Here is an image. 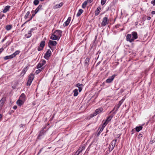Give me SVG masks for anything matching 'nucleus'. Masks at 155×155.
<instances>
[{
  "instance_id": "nucleus-1",
  "label": "nucleus",
  "mask_w": 155,
  "mask_h": 155,
  "mask_svg": "<svg viewBox=\"0 0 155 155\" xmlns=\"http://www.w3.org/2000/svg\"><path fill=\"white\" fill-rule=\"evenodd\" d=\"M117 142V140H114L112 141L111 144L109 147V150L111 151L114 148Z\"/></svg>"
},
{
  "instance_id": "nucleus-2",
  "label": "nucleus",
  "mask_w": 155,
  "mask_h": 155,
  "mask_svg": "<svg viewBox=\"0 0 155 155\" xmlns=\"http://www.w3.org/2000/svg\"><path fill=\"white\" fill-rule=\"evenodd\" d=\"M103 109L101 107L96 109L95 112L93 114L91 115V117H93L96 116L97 114L102 112Z\"/></svg>"
},
{
  "instance_id": "nucleus-3",
  "label": "nucleus",
  "mask_w": 155,
  "mask_h": 155,
  "mask_svg": "<svg viewBox=\"0 0 155 155\" xmlns=\"http://www.w3.org/2000/svg\"><path fill=\"white\" fill-rule=\"evenodd\" d=\"M108 24V18L107 17H105L103 19L101 23V25L102 26H105Z\"/></svg>"
},
{
  "instance_id": "nucleus-4",
  "label": "nucleus",
  "mask_w": 155,
  "mask_h": 155,
  "mask_svg": "<svg viewBox=\"0 0 155 155\" xmlns=\"http://www.w3.org/2000/svg\"><path fill=\"white\" fill-rule=\"evenodd\" d=\"M85 149V147L84 146H83L81 147H80L78 150L76 152L74 155H78L80 153L82 152V151Z\"/></svg>"
},
{
  "instance_id": "nucleus-5",
  "label": "nucleus",
  "mask_w": 155,
  "mask_h": 155,
  "mask_svg": "<svg viewBox=\"0 0 155 155\" xmlns=\"http://www.w3.org/2000/svg\"><path fill=\"white\" fill-rule=\"evenodd\" d=\"M62 33V31L59 30H56L55 32H54L55 35H57V36L58 37V40L59 39L60 37L61 36Z\"/></svg>"
},
{
  "instance_id": "nucleus-6",
  "label": "nucleus",
  "mask_w": 155,
  "mask_h": 155,
  "mask_svg": "<svg viewBox=\"0 0 155 155\" xmlns=\"http://www.w3.org/2000/svg\"><path fill=\"white\" fill-rule=\"evenodd\" d=\"M116 76V75L114 74L110 77L107 79L106 80V82L107 83H110L111 82L113 81Z\"/></svg>"
},
{
  "instance_id": "nucleus-7",
  "label": "nucleus",
  "mask_w": 155,
  "mask_h": 155,
  "mask_svg": "<svg viewBox=\"0 0 155 155\" xmlns=\"http://www.w3.org/2000/svg\"><path fill=\"white\" fill-rule=\"evenodd\" d=\"M57 44V43L55 41L50 40L48 43V46L51 48V46H55Z\"/></svg>"
},
{
  "instance_id": "nucleus-8",
  "label": "nucleus",
  "mask_w": 155,
  "mask_h": 155,
  "mask_svg": "<svg viewBox=\"0 0 155 155\" xmlns=\"http://www.w3.org/2000/svg\"><path fill=\"white\" fill-rule=\"evenodd\" d=\"M131 38V34H127V40L128 41H129L130 42H133L134 41V39Z\"/></svg>"
},
{
  "instance_id": "nucleus-9",
  "label": "nucleus",
  "mask_w": 155,
  "mask_h": 155,
  "mask_svg": "<svg viewBox=\"0 0 155 155\" xmlns=\"http://www.w3.org/2000/svg\"><path fill=\"white\" fill-rule=\"evenodd\" d=\"M51 51L50 50H48L45 53L44 57L45 58L47 59L49 57L51 54Z\"/></svg>"
},
{
  "instance_id": "nucleus-10",
  "label": "nucleus",
  "mask_w": 155,
  "mask_h": 155,
  "mask_svg": "<svg viewBox=\"0 0 155 155\" xmlns=\"http://www.w3.org/2000/svg\"><path fill=\"white\" fill-rule=\"evenodd\" d=\"M6 101V97H3L0 101V107H2Z\"/></svg>"
},
{
  "instance_id": "nucleus-11",
  "label": "nucleus",
  "mask_w": 155,
  "mask_h": 155,
  "mask_svg": "<svg viewBox=\"0 0 155 155\" xmlns=\"http://www.w3.org/2000/svg\"><path fill=\"white\" fill-rule=\"evenodd\" d=\"M71 18V17H69L67 20L64 23L63 25L64 26H68L70 22Z\"/></svg>"
},
{
  "instance_id": "nucleus-12",
  "label": "nucleus",
  "mask_w": 155,
  "mask_h": 155,
  "mask_svg": "<svg viewBox=\"0 0 155 155\" xmlns=\"http://www.w3.org/2000/svg\"><path fill=\"white\" fill-rule=\"evenodd\" d=\"M132 35L133 36L132 38L134 39V40L136 39L137 38V32H132Z\"/></svg>"
},
{
  "instance_id": "nucleus-13",
  "label": "nucleus",
  "mask_w": 155,
  "mask_h": 155,
  "mask_svg": "<svg viewBox=\"0 0 155 155\" xmlns=\"http://www.w3.org/2000/svg\"><path fill=\"white\" fill-rule=\"evenodd\" d=\"M76 86L78 88L79 92H81L82 90L83 84H82L78 83L77 84Z\"/></svg>"
},
{
  "instance_id": "nucleus-14",
  "label": "nucleus",
  "mask_w": 155,
  "mask_h": 155,
  "mask_svg": "<svg viewBox=\"0 0 155 155\" xmlns=\"http://www.w3.org/2000/svg\"><path fill=\"white\" fill-rule=\"evenodd\" d=\"M24 101H23V100H21L20 99H19L18 100L17 102H16V103L19 106H21L22 104H23L24 103Z\"/></svg>"
},
{
  "instance_id": "nucleus-15",
  "label": "nucleus",
  "mask_w": 155,
  "mask_h": 155,
  "mask_svg": "<svg viewBox=\"0 0 155 155\" xmlns=\"http://www.w3.org/2000/svg\"><path fill=\"white\" fill-rule=\"evenodd\" d=\"M10 8V6L8 5L5 6L3 11V12L4 13L6 12L9 10Z\"/></svg>"
},
{
  "instance_id": "nucleus-16",
  "label": "nucleus",
  "mask_w": 155,
  "mask_h": 155,
  "mask_svg": "<svg viewBox=\"0 0 155 155\" xmlns=\"http://www.w3.org/2000/svg\"><path fill=\"white\" fill-rule=\"evenodd\" d=\"M20 99L23 101H25V96L24 94L22 93L21 94V95L20 97Z\"/></svg>"
},
{
  "instance_id": "nucleus-17",
  "label": "nucleus",
  "mask_w": 155,
  "mask_h": 155,
  "mask_svg": "<svg viewBox=\"0 0 155 155\" xmlns=\"http://www.w3.org/2000/svg\"><path fill=\"white\" fill-rule=\"evenodd\" d=\"M58 37L55 34L52 35L51 36L50 38L52 40H58Z\"/></svg>"
},
{
  "instance_id": "nucleus-18",
  "label": "nucleus",
  "mask_w": 155,
  "mask_h": 155,
  "mask_svg": "<svg viewBox=\"0 0 155 155\" xmlns=\"http://www.w3.org/2000/svg\"><path fill=\"white\" fill-rule=\"evenodd\" d=\"M63 5V3L62 2H61L60 4H57L56 5H55L54 7V8H60L61 6H62Z\"/></svg>"
},
{
  "instance_id": "nucleus-19",
  "label": "nucleus",
  "mask_w": 155,
  "mask_h": 155,
  "mask_svg": "<svg viewBox=\"0 0 155 155\" xmlns=\"http://www.w3.org/2000/svg\"><path fill=\"white\" fill-rule=\"evenodd\" d=\"M101 9V8L100 7H99L97 8V10H96L95 12V15L97 16L99 14V11Z\"/></svg>"
},
{
  "instance_id": "nucleus-20",
  "label": "nucleus",
  "mask_w": 155,
  "mask_h": 155,
  "mask_svg": "<svg viewBox=\"0 0 155 155\" xmlns=\"http://www.w3.org/2000/svg\"><path fill=\"white\" fill-rule=\"evenodd\" d=\"M83 11L82 9H80L79 10L78 13L77 14V16L78 17L80 16L81 14L83 12Z\"/></svg>"
},
{
  "instance_id": "nucleus-21",
  "label": "nucleus",
  "mask_w": 155,
  "mask_h": 155,
  "mask_svg": "<svg viewBox=\"0 0 155 155\" xmlns=\"http://www.w3.org/2000/svg\"><path fill=\"white\" fill-rule=\"evenodd\" d=\"M20 51H16L14 53H13L12 54V55L13 58L15 57L19 53Z\"/></svg>"
},
{
  "instance_id": "nucleus-22",
  "label": "nucleus",
  "mask_w": 155,
  "mask_h": 155,
  "mask_svg": "<svg viewBox=\"0 0 155 155\" xmlns=\"http://www.w3.org/2000/svg\"><path fill=\"white\" fill-rule=\"evenodd\" d=\"M13 58L12 55H11L9 56H7L5 57L4 58V59L5 60H7L8 59H11Z\"/></svg>"
},
{
  "instance_id": "nucleus-23",
  "label": "nucleus",
  "mask_w": 155,
  "mask_h": 155,
  "mask_svg": "<svg viewBox=\"0 0 155 155\" xmlns=\"http://www.w3.org/2000/svg\"><path fill=\"white\" fill-rule=\"evenodd\" d=\"M142 128V126H140L139 127H137L135 128L137 132H139L141 130Z\"/></svg>"
},
{
  "instance_id": "nucleus-24",
  "label": "nucleus",
  "mask_w": 155,
  "mask_h": 155,
  "mask_svg": "<svg viewBox=\"0 0 155 155\" xmlns=\"http://www.w3.org/2000/svg\"><path fill=\"white\" fill-rule=\"evenodd\" d=\"M74 93V96H76L78 94V90L77 89H75L73 91Z\"/></svg>"
},
{
  "instance_id": "nucleus-25",
  "label": "nucleus",
  "mask_w": 155,
  "mask_h": 155,
  "mask_svg": "<svg viewBox=\"0 0 155 155\" xmlns=\"http://www.w3.org/2000/svg\"><path fill=\"white\" fill-rule=\"evenodd\" d=\"M34 78V75L32 74H31L28 77V79L33 81Z\"/></svg>"
},
{
  "instance_id": "nucleus-26",
  "label": "nucleus",
  "mask_w": 155,
  "mask_h": 155,
  "mask_svg": "<svg viewBox=\"0 0 155 155\" xmlns=\"http://www.w3.org/2000/svg\"><path fill=\"white\" fill-rule=\"evenodd\" d=\"M121 104H118L117 105L115 106L114 107V108L113 110H116V111L119 108V107H120V105H121Z\"/></svg>"
},
{
  "instance_id": "nucleus-27",
  "label": "nucleus",
  "mask_w": 155,
  "mask_h": 155,
  "mask_svg": "<svg viewBox=\"0 0 155 155\" xmlns=\"http://www.w3.org/2000/svg\"><path fill=\"white\" fill-rule=\"evenodd\" d=\"M45 42L44 41H41L40 46L42 48H43L45 45Z\"/></svg>"
},
{
  "instance_id": "nucleus-28",
  "label": "nucleus",
  "mask_w": 155,
  "mask_h": 155,
  "mask_svg": "<svg viewBox=\"0 0 155 155\" xmlns=\"http://www.w3.org/2000/svg\"><path fill=\"white\" fill-rule=\"evenodd\" d=\"M12 28V26L11 25H7L6 27V29L8 31L10 30Z\"/></svg>"
},
{
  "instance_id": "nucleus-29",
  "label": "nucleus",
  "mask_w": 155,
  "mask_h": 155,
  "mask_svg": "<svg viewBox=\"0 0 155 155\" xmlns=\"http://www.w3.org/2000/svg\"><path fill=\"white\" fill-rule=\"evenodd\" d=\"M113 116H110L108 117H107L106 122V123L107 122V123L110 121L112 118Z\"/></svg>"
},
{
  "instance_id": "nucleus-30",
  "label": "nucleus",
  "mask_w": 155,
  "mask_h": 155,
  "mask_svg": "<svg viewBox=\"0 0 155 155\" xmlns=\"http://www.w3.org/2000/svg\"><path fill=\"white\" fill-rule=\"evenodd\" d=\"M30 12L28 11L26 14L25 16V19H27L28 18V16H29V14H30Z\"/></svg>"
},
{
  "instance_id": "nucleus-31",
  "label": "nucleus",
  "mask_w": 155,
  "mask_h": 155,
  "mask_svg": "<svg viewBox=\"0 0 155 155\" xmlns=\"http://www.w3.org/2000/svg\"><path fill=\"white\" fill-rule=\"evenodd\" d=\"M43 68H41V69H38L35 72V73L36 74H38L40 73L42 70Z\"/></svg>"
},
{
  "instance_id": "nucleus-32",
  "label": "nucleus",
  "mask_w": 155,
  "mask_h": 155,
  "mask_svg": "<svg viewBox=\"0 0 155 155\" xmlns=\"http://www.w3.org/2000/svg\"><path fill=\"white\" fill-rule=\"evenodd\" d=\"M32 81L31 80L28 79L27 83V85L28 86H30L31 85Z\"/></svg>"
},
{
  "instance_id": "nucleus-33",
  "label": "nucleus",
  "mask_w": 155,
  "mask_h": 155,
  "mask_svg": "<svg viewBox=\"0 0 155 155\" xmlns=\"http://www.w3.org/2000/svg\"><path fill=\"white\" fill-rule=\"evenodd\" d=\"M27 68H25L23 70L22 72V74H23L24 75L26 73L27 71Z\"/></svg>"
},
{
  "instance_id": "nucleus-34",
  "label": "nucleus",
  "mask_w": 155,
  "mask_h": 155,
  "mask_svg": "<svg viewBox=\"0 0 155 155\" xmlns=\"http://www.w3.org/2000/svg\"><path fill=\"white\" fill-rule=\"evenodd\" d=\"M87 5V2L86 1L84 2L82 5V8H85L86 7Z\"/></svg>"
},
{
  "instance_id": "nucleus-35",
  "label": "nucleus",
  "mask_w": 155,
  "mask_h": 155,
  "mask_svg": "<svg viewBox=\"0 0 155 155\" xmlns=\"http://www.w3.org/2000/svg\"><path fill=\"white\" fill-rule=\"evenodd\" d=\"M35 14H33L32 16L31 17V18L28 20L26 21L25 23H24L22 25V26H23L26 22H27L28 21H29L30 20H31L32 18L35 16Z\"/></svg>"
},
{
  "instance_id": "nucleus-36",
  "label": "nucleus",
  "mask_w": 155,
  "mask_h": 155,
  "mask_svg": "<svg viewBox=\"0 0 155 155\" xmlns=\"http://www.w3.org/2000/svg\"><path fill=\"white\" fill-rule=\"evenodd\" d=\"M39 3V1L38 0H35L34 1V3L35 5H37Z\"/></svg>"
},
{
  "instance_id": "nucleus-37",
  "label": "nucleus",
  "mask_w": 155,
  "mask_h": 155,
  "mask_svg": "<svg viewBox=\"0 0 155 155\" xmlns=\"http://www.w3.org/2000/svg\"><path fill=\"white\" fill-rule=\"evenodd\" d=\"M42 66V65H41V63L40 62L37 65V67H36L37 68V69L39 68H41Z\"/></svg>"
},
{
  "instance_id": "nucleus-38",
  "label": "nucleus",
  "mask_w": 155,
  "mask_h": 155,
  "mask_svg": "<svg viewBox=\"0 0 155 155\" xmlns=\"http://www.w3.org/2000/svg\"><path fill=\"white\" fill-rule=\"evenodd\" d=\"M107 0H101V3L102 5H104Z\"/></svg>"
},
{
  "instance_id": "nucleus-39",
  "label": "nucleus",
  "mask_w": 155,
  "mask_h": 155,
  "mask_svg": "<svg viewBox=\"0 0 155 155\" xmlns=\"http://www.w3.org/2000/svg\"><path fill=\"white\" fill-rule=\"evenodd\" d=\"M85 63L87 64L89 62V59L88 58H87L85 61Z\"/></svg>"
},
{
  "instance_id": "nucleus-40",
  "label": "nucleus",
  "mask_w": 155,
  "mask_h": 155,
  "mask_svg": "<svg viewBox=\"0 0 155 155\" xmlns=\"http://www.w3.org/2000/svg\"><path fill=\"white\" fill-rule=\"evenodd\" d=\"M40 63H41V65L43 66L45 64L46 62L45 60H43Z\"/></svg>"
},
{
  "instance_id": "nucleus-41",
  "label": "nucleus",
  "mask_w": 155,
  "mask_h": 155,
  "mask_svg": "<svg viewBox=\"0 0 155 155\" xmlns=\"http://www.w3.org/2000/svg\"><path fill=\"white\" fill-rule=\"evenodd\" d=\"M107 124V122L106 123V122L104 123L103 124L102 127H103L104 128L105 126Z\"/></svg>"
},
{
  "instance_id": "nucleus-42",
  "label": "nucleus",
  "mask_w": 155,
  "mask_h": 155,
  "mask_svg": "<svg viewBox=\"0 0 155 155\" xmlns=\"http://www.w3.org/2000/svg\"><path fill=\"white\" fill-rule=\"evenodd\" d=\"M42 6L41 5H39L38 6V7L37 8L39 10H40V9H41V8H42Z\"/></svg>"
},
{
  "instance_id": "nucleus-43",
  "label": "nucleus",
  "mask_w": 155,
  "mask_h": 155,
  "mask_svg": "<svg viewBox=\"0 0 155 155\" xmlns=\"http://www.w3.org/2000/svg\"><path fill=\"white\" fill-rule=\"evenodd\" d=\"M151 3L153 4V5H155V0L152 1L151 2Z\"/></svg>"
},
{
  "instance_id": "nucleus-44",
  "label": "nucleus",
  "mask_w": 155,
  "mask_h": 155,
  "mask_svg": "<svg viewBox=\"0 0 155 155\" xmlns=\"http://www.w3.org/2000/svg\"><path fill=\"white\" fill-rule=\"evenodd\" d=\"M39 10L37 8L35 11V14L37 13Z\"/></svg>"
},
{
  "instance_id": "nucleus-45",
  "label": "nucleus",
  "mask_w": 155,
  "mask_h": 155,
  "mask_svg": "<svg viewBox=\"0 0 155 155\" xmlns=\"http://www.w3.org/2000/svg\"><path fill=\"white\" fill-rule=\"evenodd\" d=\"M42 48H42L40 46V47H39L38 48V50L39 51H41V50H42Z\"/></svg>"
},
{
  "instance_id": "nucleus-46",
  "label": "nucleus",
  "mask_w": 155,
  "mask_h": 155,
  "mask_svg": "<svg viewBox=\"0 0 155 155\" xmlns=\"http://www.w3.org/2000/svg\"><path fill=\"white\" fill-rule=\"evenodd\" d=\"M104 128L103 127H102L101 128V129L99 131V132H101V131H102V130H103Z\"/></svg>"
},
{
  "instance_id": "nucleus-47",
  "label": "nucleus",
  "mask_w": 155,
  "mask_h": 155,
  "mask_svg": "<svg viewBox=\"0 0 155 155\" xmlns=\"http://www.w3.org/2000/svg\"><path fill=\"white\" fill-rule=\"evenodd\" d=\"M4 49L2 48L0 49V53H1L3 50Z\"/></svg>"
},
{
  "instance_id": "nucleus-48",
  "label": "nucleus",
  "mask_w": 155,
  "mask_h": 155,
  "mask_svg": "<svg viewBox=\"0 0 155 155\" xmlns=\"http://www.w3.org/2000/svg\"><path fill=\"white\" fill-rule=\"evenodd\" d=\"M28 34L29 35V36H28V37H27L28 38V37H30L31 35V32H30L28 33Z\"/></svg>"
},
{
  "instance_id": "nucleus-49",
  "label": "nucleus",
  "mask_w": 155,
  "mask_h": 155,
  "mask_svg": "<svg viewBox=\"0 0 155 155\" xmlns=\"http://www.w3.org/2000/svg\"><path fill=\"white\" fill-rule=\"evenodd\" d=\"M17 108V106H15L13 107V108L15 110Z\"/></svg>"
},
{
  "instance_id": "nucleus-50",
  "label": "nucleus",
  "mask_w": 155,
  "mask_h": 155,
  "mask_svg": "<svg viewBox=\"0 0 155 155\" xmlns=\"http://www.w3.org/2000/svg\"><path fill=\"white\" fill-rule=\"evenodd\" d=\"M93 0H87V2L90 3L92 2Z\"/></svg>"
},
{
  "instance_id": "nucleus-51",
  "label": "nucleus",
  "mask_w": 155,
  "mask_h": 155,
  "mask_svg": "<svg viewBox=\"0 0 155 155\" xmlns=\"http://www.w3.org/2000/svg\"><path fill=\"white\" fill-rule=\"evenodd\" d=\"M142 137V135L141 134H139L138 136V138H140L141 137Z\"/></svg>"
},
{
  "instance_id": "nucleus-52",
  "label": "nucleus",
  "mask_w": 155,
  "mask_h": 155,
  "mask_svg": "<svg viewBox=\"0 0 155 155\" xmlns=\"http://www.w3.org/2000/svg\"><path fill=\"white\" fill-rule=\"evenodd\" d=\"M151 14L152 15H154L155 14V11H153L152 12Z\"/></svg>"
},
{
  "instance_id": "nucleus-53",
  "label": "nucleus",
  "mask_w": 155,
  "mask_h": 155,
  "mask_svg": "<svg viewBox=\"0 0 155 155\" xmlns=\"http://www.w3.org/2000/svg\"><path fill=\"white\" fill-rule=\"evenodd\" d=\"M151 18L150 17H149L147 18V19L148 20H150L151 19Z\"/></svg>"
},
{
  "instance_id": "nucleus-54",
  "label": "nucleus",
  "mask_w": 155,
  "mask_h": 155,
  "mask_svg": "<svg viewBox=\"0 0 155 155\" xmlns=\"http://www.w3.org/2000/svg\"><path fill=\"white\" fill-rule=\"evenodd\" d=\"M33 30V29L32 28L31 29V30L30 31V32H31Z\"/></svg>"
},
{
  "instance_id": "nucleus-55",
  "label": "nucleus",
  "mask_w": 155,
  "mask_h": 155,
  "mask_svg": "<svg viewBox=\"0 0 155 155\" xmlns=\"http://www.w3.org/2000/svg\"><path fill=\"white\" fill-rule=\"evenodd\" d=\"M5 38H4L2 41V42H3L5 40Z\"/></svg>"
},
{
  "instance_id": "nucleus-56",
  "label": "nucleus",
  "mask_w": 155,
  "mask_h": 155,
  "mask_svg": "<svg viewBox=\"0 0 155 155\" xmlns=\"http://www.w3.org/2000/svg\"><path fill=\"white\" fill-rule=\"evenodd\" d=\"M2 117V115L1 114H0V119Z\"/></svg>"
},
{
  "instance_id": "nucleus-57",
  "label": "nucleus",
  "mask_w": 155,
  "mask_h": 155,
  "mask_svg": "<svg viewBox=\"0 0 155 155\" xmlns=\"http://www.w3.org/2000/svg\"><path fill=\"white\" fill-rule=\"evenodd\" d=\"M122 104V102H121V101H120L119 102V104Z\"/></svg>"
},
{
  "instance_id": "nucleus-58",
  "label": "nucleus",
  "mask_w": 155,
  "mask_h": 155,
  "mask_svg": "<svg viewBox=\"0 0 155 155\" xmlns=\"http://www.w3.org/2000/svg\"><path fill=\"white\" fill-rule=\"evenodd\" d=\"M41 1H43L44 0H40Z\"/></svg>"
},
{
  "instance_id": "nucleus-59",
  "label": "nucleus",
  "mask_w": 155,
  "mask_h": 155,
  "mask_svg": "<svg viewBox=\"0 0 155 155\" xmlns=\"http://www.w3.org/2000/svg\"><path fill=\"white\" fill-rule=\"evenodd\" d=\"M149 85H150V83H149Z\"/></svg>"
}]
</instances>
